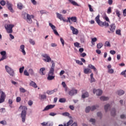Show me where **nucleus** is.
Here are the masks:
<instances>
[{"label": "nucleus", "instance_id": "36", "mask_svg": "<svg viewBox=\"0 0 126 126\" xmlns=\"http://www.w3.org/2000/svg\"><path fill=\"white\" fill-rule=\"evenodd\" d=\"M59 101L61 103H63L66 102V99L64 98H61L59 99Z\"/></svg>", "mask_w": 126, "mask_h": 126}, {"label": "nucleus", "instance_id": "18", "mask_svg": "<svg viewBox=\"0 0 126 126\" xmlns=\"http://www.w3.org/2000/svg\"><path fill=\"white\" fill-rule=\"evenodd\" d=\"M45 68L44 67H42L41 68H40L39 69V74L41 75H44L45 74Z\"/></svg>", "mask_w": 126, "mask_h": 126}, {"label": "nucleus", "instance_id": "55", "mask_svg": "<svg viewBox=\"0 0 126 126\" xmlns=\"http://www.w3.org/2000/svg\"><path fill=\"white\" fill-rule=\"evenodd\" d=\"M88 7L89 8V10L91 12H93L94 11V9L92 8V5L90 4L88 5Z\"/></svg>", "mask_w": 126, "mask_h": 126}, {"label": "nucleus", "instance_id": "20", "mask_svg": "<svg viewBox=\"0 0 126 126\" xmlns=\"http://www.w3.org/2000/svg\"><path fill=\"white\" fill-rule=\"evenodd\" d=\"M30 86L34 88H37V85H36V84L32 81H31V82L30 83Z\"/></svg>", "mask_w": 126, "mask_h": 126}, {"label": "nucleus", "instance_id": "11", "mask_svg": "<svg viewBox=\"0 0 126 126\" xmlns=\"http://www.w3.org/2000/svg\"><path fill=\"white\" fill-rule=\"evenodd\" d=\"M55 106V105H48L46 106L43 110V112L45 111H48V110L53 108Z\"/></svg>", "mask_w": 126, "mask_h": 126}, {"label": "nucleus", "instance_id": "44", "mask_svg": "<svg viewBox=\"0 0 126 126\" xmlns=\"http://www.w3.org/2000/svg\"><path fill=\"white\" fill-rule=\"evenodd\" d=\"M114 72V70L113 69L110 68L108 69V72L110 74H113Z\"/></svg>", "mask_w": 126, "mask_h": 126}, {"label": "nucleus", "instance_id": "34", "mask_svg": "<svg viewBox=\"0 0 126 126\" xmlns=\"http://www.w3.org/2000/svg\"><path fill=\"white\" fill-rule=\"evenodd\" d=\"M6 97V95L4 92H2V94H1V95L0 96V98H3L5 100Z\"/></svg>", "mask_w": 126, "mask_h": 126}, {"label": "nucleus", "instance_id": "59", "mask_svg": "<svg viewBox=\"0 0 126 126\" xmlns=\"http://www.w3.org/2000/svg\"><path fill=\"white\" fill-rule=\"evenodd\" d=\"M16 100L17 101V102H19L21 101V98L20 97H17Z\"/></svg>", "mask_w": 126, "mask_h": 126}, {"label": "nucleus", "instance_id": "41", "mask_svg": "<svg viewBox=\"0 0 126 126\" xmlns=\"http://www.w3.org/2000/svg\"><path fill=\"white\" fill-rule=\"evenodd\" d=\"M62 115L65 117H69V116H70V114L68 112L63 113H62Z\"/></svg>", "mask_w": 126, "mask_h": 126}, {"label": "nucleus", "instance_id": "26", "mask_svg": "<svg viewBox=\"0 0 126 126\" xmlns=\"http://www.w3.org/2000/svg\"><path fill=\"white\" fill-rule=\"evenodd\" d=\"M100 99L102 101H106L109 100V97L104 96H102L101 97H100Z\"/></svg>", "mask_w": 126, "mask_h": 126}, {"label": "nucleus", "instance_id": "19", "mask_svg": "<svg viewBox=\"0 0 126 126\" xmlns=\"http://www.w3.org/2000/svg\"><path fill=\"white\" fill-rule=\"evenodd\" d=\"M56 14L57 15V17L61 21H64V19H63V16L62 14L58 13H56Z\"/></svg>", "mask_w": 126, "mask_h": 126}, {"label": "nucleus", "instance_id": "47", "mask_svg": "<svg viewBox=\"0 0 126 126\" xmlns=\"http://www.w3.org/2000/svg\"><path fill=\"white\" fill-rule=\"evenodd\" d=\"M103 23H104V24H103L104 26L105 27H108L109 26V24L108 23L106 22V21H104L103 22Z\"/></svg>", "mask_w": 126, "mask_h": 126}, {"label": "nucleus", "instance_id": "53", "mask_svg": "<svg viewBox=\"0 0 126 126\" xmlns=\"http://www.w3.org/2000/svg\"><path fill=\"white\" fill-rule=\"evenodd\" d=\"M30 43L33 45L35 44V41L32 39H30Z\"/></svg>", "mask_w": 126, "mask_h": 126}, {"label": "nucleus", "instance_id": "61", "mask_svg": "<svg viewBox=\"0 0 126 126\" xmlns=\"http://www.w3.org/2000/svg\"><path fill=\"white\" fill-rule=\"evenodd\" d=\"M116 51H114V50H111V51H110V53L111 54H112V55H114V54H116Z\"/></svg>", "mask_w": 126, "mask_h": 126}, {"label": "nucleus", "instance_id": "1", "mask_svg": "<svg viewBox=\"0 0 126 126\" xmlns=\"http://www.w3.org/2000/svg\"><path fill=\"white\" fill-rule=\"evenodd\" d=\"M51 63H52V65L48 72V75L47 77V80H52L54 79L55 77V76H53L54 74V71H55L54 68L55 67V63L54 61H52Z\"/></svg>", "mask_w": 126, "mask_h": 126}, {"label": "nucleus", "instance_id": "30", "mask_svg": "<svg viewBox=\"0 0 126 126\" xmlns=\"http://www.w3.org/2000/svg\"><path fill=\"white\" fill-rule=\"evenodd\" d=\"M97 24L101 27H104V22L101 21L100 20L99 22H97Z\"/></svg>", "mask_w": 126, "mask_h": 126}, {"label": "nucleus", "instance_id": "2", "mask_svg": "<svg viewBox=\"0 0 126 126\" xmlns=\"http://www.w3.org/2000/svg\"><path fill=\"white\" fill-rule=\"evenodd\" d=\"M20 109H22V113H21L22 122H23V123H25L28 108L26 106L21 105L20 106Z\"/></svg>", "mask_w": 126, "mask_h": 126}, {"label": "nucleus", "instance_id": "38", "mask_svg": "<svg viewBox=\"0 0 126 126\" xmlns=\"http://www.w3.org/2000/svg\"><path fill=\"white\" fill-rule=\"evenodd\" d=\"M91 107L90 106H88L86 108L85 112L86 113H89L91 111Z\"/></svg>", "mask_w": 126, "mask_h": 126}, {"label": "nucleus", "instance_id": "39", "mask_svg": "<svg viewBox=\"0 0 126 126\" xmlns=\"http://www.w3.org/2000/svg\"><path fill=\"white\" fill-rule=\"evenodd\" d=\"M97 41V38L96 37H94V38L92 39L91 43L93 45H94V42H96Z\"/></svg>", "mask_w": 126, "mask_h": 126}, {"label": "nucleus", "instance_id": "33", "mask_svg": "<svg viewBox=\"0 0 126 126\" xmlns=\"http://www.w3.org/2000/svg\"><path fill=\"white\" fill-rule=\"evenodd\" d=\"M18 8L20 10L23 8V5L21 3H18Z\"/></svg>", "mask_w": 126, "mask_h": 126}, {"label": "nucleus", "instance_id": "7", "mask_svg": "<svg viewBox=\"0 0 126 126\" xmlns=\"http://www.w3.org/2000/svg\"><path fill=\"white\" fill-rule=\"evenodd\" d=\"M49 25L51 28L52 30H53L54 34L56 35L59 36L60 34H59V33L57 32V30H56V27L54 25H53L52 24H51V23H49Z\"/></svg>", "mask_w": 126, "mask_h": 126}, {"label": "nucleus", "instance_id": "45", "mask_svg": "<svg viewBox=\"0 0 126 126\" xmlns=\"http://www.w3.org/2000/svg\"><path fill=\"white\" fill-rule=\"evenodd\" d=\"M104 19H105V20L106 22H109V23H110V21L109 18H108L107 16H105L104 17Z\"/></svg>", "mask_w": 126, "mask_h": 126}, {"label": "nucleus", "instance_id": "50", "mask_svg": "<svg viewBox=\"0 0 126 126\" xmlns=\"http://www.w3.org/2000/svg\"><path fill=\"white\" fill-rule=\"evenodd\" d=\"M76 63H78L79 65L83 64V63L81 61H79V60H76Z\"/></svg>", "mask_w": 126, "mask_h": 126}, {"label": "nucleus", "instance_id": "15", "mask_svg": "<svg viewBox=\"0 0 126 126\" xmlns=\"http://www.w3.org/2000/svg\"><path fill=\"white\" fill-rule=\"evenodd\" d=\"M73 121L72 120L70 119L66 124H64L63 125H60L59 126H70L71 124H73Z\"/></svg>", "mask_w": 126, "mask_h": 126}, {"label": "nucleus", "instance_id": "5", "mask_svg": "<svg viewBox=\"0 0 126 126\" xmlns=\"http://www.w3.org/2000/svg\"><path fill=\"white\" fill-rule=\"evenodd\" d=\"M14 27V25H5V29L7 31V32L9 33H11L13 32L12 28Z\"/></svg>", "mask_w": 126, "mask_h": 126}, {"label": "nucleus", "instance_id": "16", "mask_svg": "<svg viewBox=\"0 0 126 126\" xmlns=\"http://www.w3.org/2000/svg\"><path fill=\"white\" fill-rule=\"evenodd\" d=\"M25 46L24 45H21V47L20 48V51L22 52V53H23V54H24V55H26V52L25 50Z\"/></svg>", "mask_w": 126, "mask_h": 126}, {"label": "nucleus", "instance_id": "6", "mask_svg": "<svg viewBox=\"0 0 126 126\" xmlns=\"http://www.w3.org/2000/svg\"><path fill=\"white\" fill-rule=\"evenodd\" d=\"M42 57L45 58V59H43V61L46 62V63H49L51 62V63H52V61H52L51 58H50V57L47 54H44L42 55Z\"/></svg>", "mask_w": 126, "mask_h": 126}, {"label": "nucleus", "instance_id": "52", "mask_svg": "<svg viewBox=\"0 0 126 126\" xmlns=\"http://www.w3.org/2000/svg\"><path fill=\"white\" fill-rule=\"evenodd\" d=\"M57 113H54V112H51L49 113V116H51V117H55V116H56Z\"/></svg>", "mask_w": 126, "mask_h": 126}, {"label": "nucleus", "instance_id": "25", "mask_svg": "<svg viewBox=\"0 0 126 126\" xmlns=\"http://www.w3.org/2000/svg\"><path fill=\"white\" fill-rule=\"evenodd\" d=\"M73 5L79 6V5L73 0H68Z\"/></svg>", "mask_w": 126, "mask_h": 126}, {"label": "nucleus", "instance_id": "56", "mask_svg": "<svg viewBox=\"0 0 126 126\" xmlns=\"http://www.w3.org/2000/svg\"><path fill=\"white\" fill-rule=\"evenodd\" d=\"M28 104L30 106H32L33 104V101L32 100H29V101H28Z\"/></svg>", "mask_w": 126, "mask_h": 126}, {"label": "nucleus", "instance_id": "51", "mask_svg": "<svg viewBox=\"0 0 126 126\" xmlns=\"http://www.w3.org/2000/svg\"><path fill=\"white\" fill-rule=\"evenodd\" d=\"M29 72H30V74H31V75H34V71H33V69H30L29 70Z\"/></svg>", "mask_w": 126, "mask_h": 126}, {"label": "nucleus", "instance_id": "63", "mask_svg": "<svg viewBox=\"0 0 126 126\" xmlns=\"http://www.w3.org/2000/svg\"><path fill=\"white\" fill-rule=\"evenodd\" d=\"M74 46L78 47L79 46L80 43H79L78 42H76V43H74Z\"/></svg>", "mask_w": 126, "mask_h": 126}, {"label": "nucleus", "instance_id": "17", "mask_svg": "<svg viewBox=\"0 0 126 126\" xmlns=\"http://www.w3.org/2000/svg\"><path fill=\"white\" fill-rule=\"evenodd\" d=\"M110 31H111L112 32H115V30H116V25L115 24H112L111 25H110Z\"/></svg>", "mask_w": 126, "mask_h": 126}, {"label": "nucleus", "instance_id": "27", "mask_svg": "<svg viewBox=\"0 0 126 126\" xmlns=\"http://www.w3.org/2000/svg\"><path fill=\"white\" fill-rule=\"evenodd\" d=\"M111 115L113 117L116 116V109L115 108H113L111 111Z\"/></svg>", "mask_w": 126, "mask_h": 126}, {"label": "nucleus", "instance_id": "22", "mask_svg": "<svg viewBox=\"0 0 126 126\" xmlns=\"http://www.w3.org/2000/svg\"><path fill=\"white\" fill-rule=\"evenodd\" d=\"M92 72V70L89 68H85L84 70V73L85 74H89Z\"/></svg>", "mask_w": 126, "mask_h": 126}, {"label": "nucleus", "instance_id": "29", "mask_svg": "<svg viewBox=\"0 0 126 126\" xmlns=\"http://www.w3.org/2000/svg\"><path fill=\"white\" fill-rule=\"evenodd\" d=\"M117 94L119 95H122L125 94V92L123 90H119L117 92Z\"/></svg>", "mask_w": 126, "mask_h": 126}, {"label": "nucleus", "instance_id": "3", "mask_svg": "<svg viewBox=\"0 0 126 126\" xmlns=\"http://www.w3.org/2000/svg\"><path fill=\"white\" fill-rule=\"evenodd\" d=\"M24 19L25 20H27V22H28L30 24H32V18L33 19L34 18V16L32 15H30L28 13H24Z\"/></svg>", "mask_w": 126, "mask_h": 126}, {"label": "nucleus", "instance_id": "48", "mask_svg": "<svg viewBox=\"0 0 126 126\" xmlns=\"http://www.w3.org/2000/svg\"><path fill=\"white\" fill-rule=\"evenodd\" d=\"M60 41L62 44L63 46H64V40H63V39L62 37L60 38Z\"/></svg>", "mask_w": 126, "mask_h": 126}, {"label": "nucleus", "instance_id": "49", "mask_svg": "<svg viewBox=\"0 0 126 126\" xmlns=\"http://www.w3.org/2000/svg\"><path fill=\"white\" fill-rule=\"evenodd\" d=\"M24 75L28 76H29V73L27 70H25V71H24Z\"/></svg>", "mask_w": 126, "mask_h": 126}, {"label": "nucleus", "instance_id": "58", "mask_svg": "<svg viewBox=\"0 0 126 126\" xmlns=\"http://www.w3.org/2000/svg\"><path fill=\"white\" fill-rule=\"evenodd\" d=\"M46 126H53V123H50V122H47V123H46Z\"/></svg>", "mask_w": 126, "mask_h": 126}, {"label": "nucleus", "instance_id": "14", "mask_svg": "<svg viewBox=\"0 0 126 126\" xmlns=\"http://www.w3.org/2000/svg\"><path fill=\"white\" fill-rule=\"evenodd\" d=\"M58 91V89H54L53 90H48L46 91V94H54L55 92H57Z\"/></svg>", "mask_w": 126, "mask_h": 126}, {"label": "nucleus", "instance_id": "28", "mask_svg": "<svg viewBox=\"0 0 126 126\" xmlns=\"http://www.w3.org/2000/svg\"><path fill=\"white\" fill-rule=\"evenodd\" d=\"M99 106L97 105H94V106H92L91 107V111L92 112H93V111H94L97 108H98Z\"/></svg>", "mask_w": 126, "mask_h": 126}, {"label": "nucleus", "instance_id": "37", "mask_svg": "<svg viewBox=\"0 0 126 126\" xmlns=\"http://www.w3.org/2000/svg\"><path fill=\"white\" fill-rule=\"evenodd\" d=\"M103 45L102 43H99L97 44V48L98 49H100L103 47Z\"/></svg>", "mask_w": 126, "mask_h": 126}, {"label": "nucleus", "instance_id": "12", "mask_svg": "<svg viewBox=\"0 0 126 126\" xmlns=\"http://www.w3.org/2000/svg\"><path fill=\"white\" fill-rule=\"evenodd\" d=\"M68 94L71 96L74 95V94H77V90L75 89L71 90L68 93Z\"/></svg>", "mask_w": 126, "mask_h": 126}, {"label": "nucleus", "instance_id": "21", "mask_svg": "<svg viewBox=\"0 0 126 126\" xmlns=\"http://www.w3.org/2000/svg\"><path fill=\"white\" fill-rule=\"evenodd\" d=\"M88 67H89L91 69H93L94 71L95 72L97 71V69L95 68V67L94 65H92V64H89Z\"/></svg>", "mask_w": 126, "mask_h": 126}, {"label": "nucleus", "instance_id": "8", "mask_svg": "<svg viewBox=\"0 0 126 126\" xmlns=\"http://www.w3.org/2000/svg\"><path fill=\"white\" fill-rule=\"evenodd\" d=\"M102 91L101 90L98 89L96 90L95 89H94L93 93L94 94H96L98 96L101 95L102 94Z\"/></svg>", "mask_w": 126, "mask_h": 126}, {"label": "nucleus", "instance_id": "40", "mask_svg": "<svg viewBox=\"0 0 126 126\" xmlns=\"http://www.w3.org/2000/svg\"><path fill=\"white\" fill-rule=\"evenodd\" d=\"M0 124H1V125H3V126H6V125H7V122L6 121L3 120L0 122Z\"/></svg>", "mask_w": 126, "mask_h": 126}, {"label": "nucleus", "instance_id": "31", "mask_svg": "<svg viewBox=\"0 0 126 126\" xmlns=\"http://www.w3.org/2000/svg\"><path fill=\"white\" fill-rule=\"evenodd\" d=\"M70 20L72 22L75 23L77 22V17H72L70 18Z\"/></svg>", "mask_w": 126, "mask_h": 126}, {"label": "nucleus", "instance_id": "57", "mask_svg": "<svg viewBox=\"0 0 126 126\" xmlns=\"http://www.w3.org/2000/svg\"><path fill=\"white\" fill-rule=\"evenodd\" d=\"M107 13L108 14H110L111 13H112V10L111 7L108 8Z\"/></svg>", "mask_w": 126, "mask_h": 126}, {"label": "nucleus", "instance_id": "62", "mask_svg": "<svg viewBox=\"0 0 126 126\" xmlns=\"http://www.w3.org/2000/svg\"><path fill=\"white\" fill-rule=\"evenodd\" d=\"M65 73V71L64 70H61L60 72V76H62L64 73Z\"/></svg>", "mask_w": 126, "mask_h": 126}, {"label": "nucleus", "instance_id": "24", "mask_svg": "<svg viewBox=\"0 0 126 126\" xmlns=\"http://www.w3.org/2000/svg\"><path fill=\"white\" fill-rule=\"evenodd\" d=\"M89 93L88 92H86L84 94H82L81 97L82 98H85L86 97H89Z\"/></svg>", "mask_w": 126, "mask_h": 126}, {"label": "nucleus", "instance_id": "43", "mask_svg": "<svg viewBox=\"0 0 126 126\" xmlns=\"http://www.w3.org/2000/svg\"><path fill=\"white\" fill-rule=\"evenodd\" d=\"M121 30H116V33L117 34H118V35H122V34H121Z\"/></svg>", "mask_w": 126, "mask_h": 126}, {"label": "nucleus", "instance_id": "60", "mask_svg": "<svg viewBox=\"0 0 126 126\" xmlns=\"http://www.w3.org/2000/svg\"><path fill=\"white\" fill-rule=\"evenodd\" d=\"M20 91L22 93H25L26 92V91L23 88H20Z\"/></svg>", "mask_w": 126, "mask_h": 126}, {"label": "nucleus", "instance_id": "13", "mask_svg": "<svg viewBox=\"0 0 126 126\" xmlns=\"http://www.w3.org/2000/svg\"><path fill=\"white\" fill-rule=\"evenodd\" d=\"M70 29L72 31L73 34H78V31L77 30V29H76L73 26H70Z\"/></svg>", "mask_w": 126, "mask_h": 126}, {"label": "nucleus", "instance_id": "9", "mask_svg": "<svg viewBox=\"0 0 126 126\" xmlns=\"http://www.w3.org/2000/svg\"><path fill=\"white\" fill-rule=\"evenodd\" d=\"M7 7H8V9L11 11V12L13 13L14 10L13 9V5L11 3L9 2L8 1H7Z\"/></svg>", "mask_w": 126, "mask_h": 126}, {"label": "nucleus", "instance_id": "46", "mask_svg": "<svg viewBox=\"0 0 126 126\" xmlns=\"http://www.w3.org/2000/svg\"><path fill=\"white\" fill-rule=\"evenodd\" d=\"M24 68H25V67L24 66H23L21 68H20V69H19V72L20 73H22L24 70Z\"/></svg>", "mask_w": 126, "mask_h": 126}, {"label": "nucleus", "instance_id": "10", "mask_svg": "<svg viewBox=\"0 0 126 126\" xmlns=\"http://www.w3.org/2000/svg\"><path fill=\"white\" fill-rule=\"evenodd\" d=\"M0 54H1V55H2V58L0 59V61H3L4 59H6L7 58V57L6 56V51H2L0 52Z\"/></svg>", "mask_w": 126, "mask_h": 126}, {"label": "nucleus", "instance_id": "32", "mask_svg": "<svg viewBox=\"0 0 126 126\" xmlns=\"http://www.w3.org/2000/svg\"><path fill=\"white\" fill-rule=\"evenodd\" d=\"M110 105L109 104H107L106 105H105L104 106V110H105V112L108 111V109L110 107Z\"/></svg>", "mask_w": 126, "mask_h": 126}, {"label": "nucleus", "instance_id": "4", "mask_svg": "<svg viewBox=\"0 0 126 126\" xmlns=\"http://www.w3.org/2000/svg\"><path fill=\"white\" fill-rule=\"evenodd\" d=\"M5 68L6 69V71H7V72L9 73V75L11 76H14L15 75V72L14 70L12 69L10 67L8 66V65L5 66Z\"/></svg>", "mask_w": 126, "mask_h": 126}, {"label": "nucleus", "instance_id": "54", "mask_svg": "<svg viewBox=\"0 0 126 126\" xmlns=\"http://www.w3.org/2000/svg\"><path fill=\"white\" fill-rule=\"evenodd\" d=\"M0 4L2 5V6H4L6 4V2L4 0H2L1 1H0Z\"/></svg>", "mask_w": 126, "mask_h": 126}, {"label": "nucleus", "instance_id": "64", "mask_svg": "<svg viewBox=\"0 0 126 126\" xmlns=\"http://www.w3.org/2000/svg\"><path fill=\"white\" fill-rule=\"evenodd\" d=\"M123 15L125 17H126V9L123 10Z\"/></svg>", "mask_w": 126, "mask_h": 126}, {"label": "nucleus", "instance_id": "35", "mask_svg": "<svg viewBox=\"0 0 126 126\" xmlns=\"http://www.w3.org/2000/svg\"><path fill=\"white\" fill-rule=\"evenodd\" d=\"M95 20L96 23L98 22L99 21H100V15H98L95 18Z\"/></svg>", "mask_w": 126, "mask_h": 126}, {"label": "nucleus", "instance_id": "42", "mask_svg": "<svg viewBox=\"0 0 126 126\" xmlns=\"http://www.w3.org/2000/svg\"><path fill=\"white\" fill-rule=\"evenodd\" d=\"M121 75H123L124 77H126V70L123 71L121 73Z\"/></svg>", "mask_w": 126, "mask_h": 126}, {"label": "nucleus", "instance_id": "23", "mask_svg": "<svg viewBox=\"0 0 126 126\" xmlns=\"http://www.w3.org/2000/svg\"><path fill=\"white\" fill-rule=\"evenodd\" d=\"M115 12H116V15L118 16V17L119 18V19H121V14L120 13V11L118 10V9H116L115 10Z\"/></svg>", "mask_w": 126, "mask_h": 126}]
</instances>
